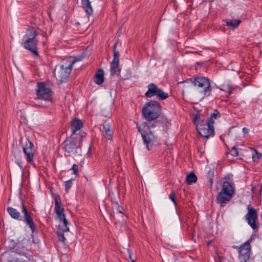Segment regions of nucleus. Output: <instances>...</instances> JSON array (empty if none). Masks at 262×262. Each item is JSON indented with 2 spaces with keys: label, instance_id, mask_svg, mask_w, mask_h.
<instances>
[{
  "label": "nucleus",
  "instance_id": "obj_1",
  "mask_svg": "<svg viewBox=\"0 0 262 262\" xmlns=\"http://www.w3.org/2000/svg\"><path fill=\"white\" fill-rule=\"evenodd\" d=\"M55 212H56L58 219L60 221L58 225L59 230L57 231L58 239L59 241L64 243L66 238L63 232H68L69 230L68 225L69 224L66 218L64 213V209L61 206V202L57 197L55 198Z\"/></svg>",
  "mask_w": 262,
  "mask_h": 262
},
{
  "label": "nucleus",
  "instance_id": "obj_2",
  "mask_svg": "<svg viewBox=\"0 0 262 262\" xmlns=\"http://www.w3.org/2000/svg\"><path fill=\"white\" fill-rule=\"evenodd\" d=\"M38 32L34 27L29 28L24 36L23 47L26 50L32 52L34 55L39 57V54L37 51V45L38 40L37 36Z\"/></svg>",
  "mask_w": 262,
  "mask_h": 262
},
{
  "label": "nucleus",
  "instance_id": "obj_3",
  "mask_svg": "<svg viewBox=\"0 0 262 262\" xmlns=\"http://www.w3.org/2000/svg\"><path fill=\"white\" fill-rule=\"evenodd\" d=\"M7 211L8 214L12 219L23 221L26 225L30 228L32 233L35 232L36 227L33 221V218L31 215V213L27 210L24 205V202L22 200L21 212L24 214L23 219L20 218V213L16 209L12 207H8L7 208Z\"/></svg>",
  "mask_w": 262,
  "mask_h": 262
},
{
  "label": "nucleus",
  "instance_id": "obj_4",
  "mask_svg": "<svg viewBox=\"0 0 262 262\" xmlns=\"http://www.w3.org/2000/svg\"><path fill=\"white\" fill-rule=\"evenodd\" d=\"M189 80L203 98L211 95L212 88L208 77L198 76L191 78Z\"/></svg>",
  "mask_w": 262,
  "mask_h": 262
},
{
  "label": "nucleus",
  "instance_id": "obj_5",
  "mask_svg": "<svg viewBox=\"0 0 262 262\" xmlns=\"http://www.w3.org/2000/svg\"><path fill=\"white\" fill-rule=\"evenodd\" d=\"M235 188L232 182L227 181L223 182L222 185V189L219 193L216 198V202L223 207L228 203L231 200L235 193Z\"/></svg>",
  "mask_w": 262,
  "mask_h": 262
},
{
  "label": "nucleus",
  "instance_id": "obj_6",
  "mask_svg": "<svg viewBox=\"0 0 262 262\" xmlns=\"http://www.w3.org/2000/svg\"><path fill=\"white\" fill-rule=\"evenodd\" d=\"M161 108L159 102L155 100H150L145 103L142 109V114L147 120H155L161 114Z\"/></svg>",
  "mask_w": 262,
  "mask_h": 262
},
{
  "label": "nucleus",
  "instance_id": "obj_7",
  "mask_svg": "<svg viewBox=\"0 0 262 262\" xmlns=\"http://www.w3.org/2000/svg\"><path fill=\"white\" fill-rule=\"evenodd\" d=\"M140 133L144 145L148 150H150L157 142L158 138L150 130V126L144 122L141 126H137Z\"/></svg>",
  "mask_w": 262,
  "mask_h": 262
},
{
  "label": "nucleus",
  "instance_id": "obj_8",
  "mask_svg": "<svg viewBox=\"0 0 262 262\" xmlns=\"http://www.w3.org/2000/svg\"><path fill=\"white\" fill-rule=\"evenodd\" d=\"M196 129L200 136L208 138L214 134L213 126L206 120L200 119V115L196 114L193 118Z\"/></svg>",
  "mask_w": 262,
  "mask_h": 262
},
{
  "label": "nucleus",
  "instance_id": "obj_9",
  "mask_svg": "<svg viewBox=\"0 0 262 262\" xmlns=\"http://www.w3.org/2000/svg\"><path fill=\"white\" fill-rule=\"evenodd\" d=\"M63 150L66 156H73L81 152L79 138L71 135L64 142Z\"/></svg>",
  "mask_w": 262,
  "mask_h": 262
},
{
  "label": "nucleus",
  "instance_id": "obj_10",
  "mask_svg": "<svg viewBox=\"0 0 262 262\" xmlns=\"http://www.w3.org/2000/svg\"><path fill=\"white\" fill-rule=\"evenodd\" d=\"M147 92L145 93V96L146 98L156 96L158 100H164L169 97L168 93L164 92L154 83H149L147 86Z\"/></svg>",
  "mask_w": 262,
  "mask_h": 262
},
{
  "label": "nucleus",
  "instance_id": "obj_11",
  "mask_svg": "<svg viewBox=\"0 0 262 262\" xmlns=\"http://www.w3.org/2000/svg\"><path fill=\"white\" fill-rule=\"evenodd\" d=\"M76 61L75 59H73L71 57L63 59L59 72L60 81H63L69 77L72 71L73 65Z\"/></svg>",
  "mask_w": 262,
  "mask_h": 262
},
{
  "label": "nucleus",
  "instance_id": "obj_12",
  "mask_svg": "<svg viewBox=\"0 0 262 262\" xmlns=\"http://www.w3.org/2000/svg\"><path fill=\"white\" fill-rule=\"evenodd\" d=\"M37 95L38 99L43 100L47 103H52L53 100L52 91L43 83H37Z\"/></svg>",
  "mask_w": 262,
  "mask_h": 262
},
{
  "label": "nucleus",
  "instance_id": "obj_13",
  "mask_svg": "<svg viewBox=\"0 0 262 262\" xmlns=\"http://www.w3.org/2000/svg\"><path fill=\"white\" fill-rule=\"evenodd\" d=\"M252 240L249 239L241 245L240 247L234 246L235 248L238 249V258L240 262H247L250 258V255L251 250L250 243Z\"/></svg>",
  "mask_w": 262,
  "mask_h": 262
},
{
  "label": "nucleus",
  "instance_id": "obj_14",
  "mask_svg": "<svg viewBox=\"0 0 262 262\" xmlns=\"http://www.w3.org/2000/svg\"><path fill=\"white\" fill-rule=\"evenodd\" d=\"M245 218L248 225L253 230H257L259 228L258 223H256L257 220V213L256 210L253 207H248L247 213L245 215Z\"/></svg>",
  "mask_w": 262,
  "mask_h": 262
},
{
  "label": "nucleus",
  "instance_id": "obj_15",
  "mask_svg": "<svg viewBox=\"0 0 262 262\" xmlns=\"http://www.w3.org/2000/svg\"><path fill=\"white\" fill-rule=\"evenodd\" d=\"M83 126V124L80 119L74 118L71 123L72 135L76 137V132Z\"/></svg>",
  "mask_w": 262,
  "mask_h": 262
},
{
  "label": "nucleus",
  "instance_id": "obj_16",
  "mask_svg": "<svg viewBox=\"0 0 262 262\" xmlns=\"http://www.w3.org/2000/svg\"><path fill=\"white\" fill-rule=\"evenodd\" d=\"M103 136L107 140H111L113 138V132L108 123L103 125Z\"/></svg>",
  "mask_w": 262,
  "mask_h": 262
},
{
  "label": "nucleus",
  "instance_id": "obj_17",
  "mask_svg": "<svg viewBox=\"0 0 262 262\" xmlns=\"http://www.w3.org/2000/svg\"><path fill=\"white\" fill-rule=\"evenodd\" d=\"M94 81L97 84H101L104 82V72L102 69H98L94 76Z\"/></svg>",
  "mask_w": 262,
  "mask_h": 262
},
{
  "label": "nucleus",
  "instance_id": "obj_18",
  "mask_svg": "<svg viewBox=\"0 0 262 262\" xmlns=\"http://www.w3.org/2000/svg\"><path fill=\"white\" fill-rule=\"evenodd\" d=\"M81 4L85 13L88 16L91 15L93 13V9L90 0H81Z\"/></svg>",
  "mask_w": 262,
  "mask_h": 262
},
{
  "label": "nucleus",
  "instance_id": "obj_19",
  "mask_svg": "<svg viewBox=\"0 0 262 262\" xmlns=\"http://www.w3.org/2000/svg\"><path fill=\"white\" fill-rule=\"evenodd\" d=\"M25 155L27 156V160L31 164H34L33 158L34 156V149H23Z\"/></svg>",
  "mask_w": 262,
  "mask_h": 262
},
{
  "label": "nucleus",
  "instance_id": "obj_20",
  "mask_svg": "<svg viewBox=\"0 0 262 262\" xmlns=\"http://www.w3.org/2000/svg\"><path fill=\"white\" fill-rule=\"evenodd\" d=\"M221 115L217 110H214L213 113L210 115V117L206 120L212 125L214 123V120L219 118Z\"/></svg>",
  "mask_w": 262,
  "mask_h": 262
},
{
  "label": "nucleus",
  "instance_id": "obj_21",
  "mask_svg": "<svg viewBox=\"0 0 262 262\" xmlns=\"http://www.w3.org/2000/svg\"><path fill=\"white\" fill-rule=\"evenodd\" d=\"M197 177L193 172L189 173L186 178V182L189 185L195 183L197 181Z\"/></svg>",
  "mask_w": 262,
  "mask_h": 262
},
{
  "label": "nucleus",
  "instance_id": "obj_22",
  "mask_svg": "<svg viewBox=\"0 0 262 262\" xmlns=\"http://www.w3.org/2000/svg\"><path fill=\"white\" fill-rule=\"evenodd\" d=\"M241 23V20L239 19H228L226 21V25L228 26H231L235 28L238 26Z\"/></svg>",
  "mask_w": 262,
  "mask_h": 262
},
{
  "label": "nucleus",
  "instance_id": "obj_23",
  "mask_svg": "<svg viewBox=\"0 0 262 262\" xmlns=\"http://www.w3.org/2000/svg\"><path fill=\"white\" fill-rule=\"evenodd\" d=\"M249 149L252 151V159L254 162L257 161L261 158L262 155L260 153L258 152L255 148L249 147Z\"/></svg>",
  "mask_w": 262,
  "mask_h": 262
},
{
  "label": "nucleus",
  "instance_id": "obj_24",
  "mask_svg": "<svg viewBox=\"0 0 262 262\" xmlns=\"http://www.w3.org/2000/svg\"><path fill=\"white\" fill-rule=\"evenodd\" d=\"M119 63L118 62H113L111 63V72L112 75L115 74L117 71H119Z\"/></svg>",
  "mask_w": 262,
  "mask_h": 262
},
{
  "label": "nucleus",
  "instance_id": "obj_25",
  "mask_svg": "<svg viewBox=\"0 0 262 262\" xmlns=\"http://www.w3.org/2000/svg\"><path fill=\"white\" fill-rule=\"evenodd\" d=\"M117 43L116 42L113 46V62H119V53L116 50Z\"/></svg>",
  "mask_w": 262,
  "mask_h": 262
},
{
  "label": "nucleus",
  "instance_id": "obj_26",
  "mask_svg": "<svg viewBox=\"0 0 262 262\" xmlns=\"http://www.w3.org/2000/svg\"><path fill=\"white\" fill-rule=\"evenodd\" d=\"M23 149H34V145L29 139H26Z\"/></svg>",
  "mask_w": 262,
  "mask_h": 262
},
{
  "label": "nucleus",
  "instance_id": "obj_27",
  "mask_svg": "<svg viewBox=\"0 0 262 262\" xmlns=\"http://www.w3.org/2000/svg\"><path fill=\"white\" fill-rule=\"evenodd\" d=\"M220 89L222 91L228 92L230 93H232V91L234 90L232 85L230 84H228L227 86L223 85V88Z\"/></svg>",
  "mask_w": 262,
  "mask_h": 262
},
{
  "label": "nucleus",
  "instance_id": "obj_28",
  "mask_svg": "<svg viewBox=\"0 0 262 262\" xmlns=\"http://www.w3.org/2000/svg\"><path fill=\"white\" fill-rule=\"evenodd\" d=\"M72 180H69L67 181H66L64 182V186H65V189L66 191L68 192L69 191V190L71 187L72 185Z\"/></svg>",
  "mask_w": 262,
  "mask_h": 262
},
{
  "label": "nucleus",
  "instance_id": "obj_29",
  "mask_svg": "<svg viewBox=\"0 0 262 262\" xmlns=\"http://www.w3.org/2000/svg\"><path fill=\"white\" fill-rule=\"evenodd\" d=\"M230 154L234 157H236L238 155V151L237 149L235 147H232L231 150H230Z\"/></svg>",
  "mask_w": 262,
  "mask_h": 262
},
{
  "label": "nucleus",
  "instance_id": "obj_30",
  "mask_svg": "<svg viewBox=\"0 0 262 262\" xmlns=\"http://www.w3.org/2000/svg\"><path fill=\"white\" fill-rule=\"evenodd\" d=\"M114 204L116 206V210H117L119 213L123 214L122 208L119 205L118 202L117 201H114Z\"/></svg>",
  "mask_w": 262,
  "mask_h": 262
},
{
  "label": "nucleus",
  "instance_id": "obj_31",
  "mask_svg": "<svg viewBox=\"0 0 262 262\" xmlns=\"http://www.w3.org/2000/svg\"><path fill=\"white\" fill-rule=\"evenodd\" d=\"M169 198L174 203L175 205H176V194L174 192H171L169 195Z\"/></svg>",
  "mask_w": 262,
  "mask_h": 262
},
{
  "label": "nucleus",
  "instance_id": "obj_32",
  "mask_svg": "<svg viewBox=\"0 0 262 262\" xmlns=\"http://www.w3.org/2000/svg\"><path fill=\"white\" fill-rule=\"evenodd\" d=\"M78 166L77 164H74L72 166L71 169L73 170V174H77L78 173Z\"/></svg>",
  "mask_w": 262,
  "mask_h": 262
},
{
  "label": "nucleus",
  "instance_id": "obj_33",
  "mask_svg": "<svg viewBox=\"0 0 262 262\" xmlns=\"http://www.w3.org/2000/svg\"><path fill=\"white\" fill-rule=\"evenodd\" d=\"M249 129L247 127H244L243 128V132L244 134H246L248 132Z\"/></svg>",
  "mask_w": 262,
  "mask_h": 262
},
{
  "label": "nucleus",
  "instance_id": "obj_34",
  "mask_svg": "<svg viewBox=\"0 0 262 262\" xmlns=\"http://www.w3.org/2000/svg\"><path fill=\"white\" fill-rule=\"evenodd\" d=\"M129 258L132 260V262H135L136 260L133 259V257H132V255L130 253H129Z\"/></svg>",
  "mask_w": 262,
  "mask_h": 262
},
{
  "label": "nucleus",
  "instance_id": "obj_35",
  "mask_svg": "<svg viewBox=\"0 0 262 262\" xmlns=\"http://www.w3.org/2000/svg\"><path fill=\"white\" fill-rule=\"evenodd\" d=\"M209 181H210V187H211L212 184V183H213L212 179L210 178Z\"/></svg>",
  "mask_w": 262,
  "mask_h": 262
},
{
  "label": "nucleus",
  "instance_id": "obj_36",
  "mask_svg": "<svg viewBox=\"0 0 262 262\" xmlns=\"http://www.w3.org/2000/svg\"><path fill=\"white\" fill-rule=\"evenodd\" d=\"M156 123H157V121H156V122L155 121V122L152 123V125H151V127H155V126H156Z\"/></svg>",
  "mask_w": 262,
  "mask_h": 262
},
{
  "label": "nucleus",
  "instance_id": "obj_37",
  "mask_svg": "<svg viewBox=\"0 0 262 262\" xmlns=\"http://www.w3.org/2000/svg\"><path fill=\"white\" fill-rule=\"evenodd\" d=\"M181 83H183L187 84H188L189 83L188 82H187V81H182Z\"/></svg>",
  "mask_w": 262,
  "mask_h": 262
},
{
  "label": "nucleus",
  "instance_id": "obj_38",
  "mask_svg": "<svg viewBox=\"0 0 262 262\" xmlns=\"http://www.w3.org/2000/svg\"><path fill=\"white\" fill-rule=\"evenodd\" d=\"M18 165H19V167H21L20 163H18Z\"/></svg>",
  "mask_w": 262,
  "mask_h": 262
},
{
  "label": "nucleus",
  "instance_id": "obj_39",
  "mask_svg": "<svg viewBox=\"0 0 262 262\" xmlns=\"http://www.w3.org/2000/svg\"><path fill=\"white\" fill-rule=\"evenodd\" d=\"M18 165H19V167H21L20 163H18Z\"/></svg>",
  "mask_w": 262,
  "mask_h": 262
},
{
  "label": "nucleus",
  "instance_id": "obj_40",
  "mask_svg": "<svg viewBox=\"0 0 262 262\" xmlns=\"http://www.w3.org/2000/svg\"><path fill=\"white\" fill-rule=\"evenodd\" d=\"M18 165H19V167H21L20 163H18Z\"/></svg>",
  "mask_w": 262,
  "mask_h": 262
},
{
  "label": "nucleus",
  "instance_id": "obj_41",
  "mask_svg": "<svg viewBox=\"0 0 262 262\" xmlns=\"http://www.w3.org/2000/svg\"><path fill=\"white\" fill-rule=\"evenodd\" d=\"M18 165H19V167H21L20 163H18Z\"/></svg>",
  "mask_w": 262,
  "mask_h": 262
}]
</instances>
